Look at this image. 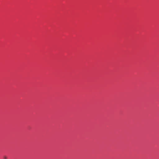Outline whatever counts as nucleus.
<instances>
[{
  "label": "nucleus",
  "instance_id": "1",
  "mask_svg": "<svg viewBox=\"0 0 159 159\" xmlns=\"http://www.w3.org/2000/svg\"><path fill=\"white\" fill-rule=\"evenodd\" d=\"M4 159H7V158L6 156H5L4 157Z\"/></svg>",
  "mask_w": 159,
  "mask_h": 159
}]
</instances>
